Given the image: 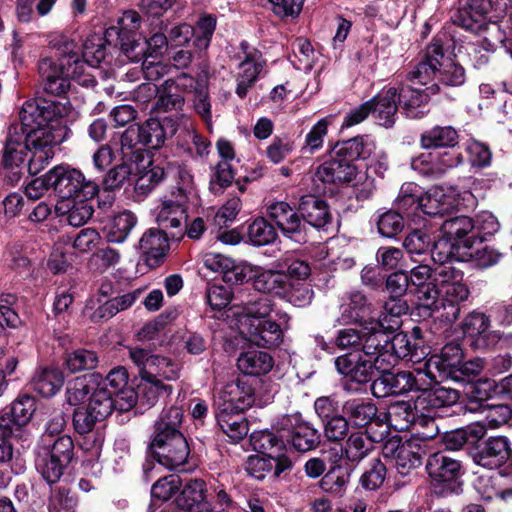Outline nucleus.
<instances>
[{"mask_svg":"<svg viewBox=\"0 0 512 512\" xmlns=\"http://www.w3.org/2000/svg\"><path fill=\"white\" fill-rule=\"evenodd\" d=\"M26 147L31 157L28 161L30 173L37 174L54 157V147L67 135L60 105L45 99L26 101L19 113Z\"/></svg>","mask_w":512,"mask_h":512,"instance_id":"nucleus-1","label":"nucleus"},{"mask_svg":"<svg viewBox=\"0 0 512 512\" xmlns=\"http://www.w3.org/2000/svg\"><path fill=\"white\" fill-rule=\"evenodd\" d=\"M413 84L428 85L430 94H437L441 86H461L465 82L464 68L445 57L442 43L434 39L408 74Z\"/></svg>","mask_w":512,"mask_h":512,"instance_id":"nucleus-2","label":"nucleus"},{"mask_svg":"<svg viewBox=\"0 0 512 512\" xmlns=\"http://www.w3.org/2000/svg\"><path fill=\"white\" fill-rule=\"evenodd\" d=\"M370 153L371 149L363 137L338 142L332 148L329 159L317 167L315 178L329 184L349 183L357 176L354 161L366 158Z\"/></svg>","mask_w":512,"mask_h":512,"instance_id":"nucleus-3","label":"nucleus"},{"mask_svg":"<svg viewBox=\"0 0 512 512\" xmlns=\"http://www.w3.org/2000/svg\"><path fill=\"white\" fill-rule=\"evenodd\" d=\"M74 455V443L70 436L60 435L52 441L41 438L36 449L35 467L43 479L54 484L63 476Z\"/></svg>","mask_w":512,"mask_h":512,"instance_id":"nucleus-4","label":"nucleus"},{"mask_svg":"<svg viewBox=\"0 0 512 512\" xmlns=\"http://www.w3.org/2000/svg\"><path fill=\"white\" fill-rule=\"evenodd\" d=\"M45 181L61 198L56 209L62 211L65 202L75 198L90 199L98 192V184L86 180L81 171L68 165H58L45 174Z\"/></svg>","mask_w":512,"mask_h":512,"instance_id":"nucleus-5","label":"nucleus"},{"mask_svg":"<svg viewBox=\"0 0 512 512\" xmlns=\"http://www.w3.org/2000/svg\"><path fill=\"white\" fill-rule=\"evenodd\" d=\"M129 356L138 367L139 375L144 382L152 383V387L156 389L172 391V387L165 385L162 380L174 381L179 378L180 367L176 362L139 347L130 348Z\"/></svg>","mask_w":512,"mask_h":512,"instance_id":"nucleus-6","label":"nucleus"},{"mask_svg":"<svg viewBox=\"0 0 512 512\" xmlns=\"http://www.w3.org/2000/svg\"><path fill=\"white\" fill-rule=\"evenodd\" d=\"M430 383L420 389V394L414 400V408L423 416L419 422H424L428 428L427 438H433L438 433V427L433 419L432 412L439 408L450 407L459 400V392L456 389L437 386L429 388Z\"/></svg>","mask_w":512,"mask_h":512,"instance_id":"nucleus-7","label":"nucleus"},{"mask_svg":"<svg viewBox=\"0 0 512 512\" xmlns=\"http://www.w3.org/2000/svg\"><path fill=\"white\" fill-rule=\"evenodd\" d=\"M378 371L381 372V375L371 384V392L376 398L400 395L411 391L419 392L427 385V374L421 370L397 373L390 372V369Z\"/></svg>","mask_w":512,"mask_h":512,"instance_id":"nucleus-8","label":"nucleus"},{"mask_svg":"<svg viewBox=\"0 0 512 512\" xmlns=\"http://www.w3.org/2000/svg\"><path fill=\"white\" fill-rule=\"evenodd\" d=\"M393 332L377 325L373 319L363 325L361 353L368 359H372L376 370H387L393 367L394 358L388 353L389 335Z\"/></svg>","mask_w":512,"mask_h":512,"instance_id":"nucleus-9","label":"nucleus"},{"mask_svg":"<svg viewBox=\"0 0 512 512\" xmlns=\"http://www.w3.org/2000/svg\"><path fill=\"white\" fill-rule=\"evenodd\" d=\"M149 448L153 458L169 469L185 464L190 454L183 433L153 435Z\"/></svg>","mask_w":512,"mask_h":512,"instance_id":"nucleus-10","label":"nucleus"},{"mask_svg":"<svg viewBox=\"0 0 512 512\" xmlns=\"http://www.w3.org/2000/svg\"><path fill=\"white\" fill-rule=\"evenodd\" d=\"M278 322L268 318L262 321L248 320L245 327L241 328V333L251 343L258 347L275 348L282 344L284 340V330L288 328L290 317L287 313H277Z\"/></svg>","mask_w":512,"mask_h":512,"instance_id":"nucleus-11","label":"nucleus"},{"mask_svg":"<svg viewBox=\"0 0 512 512\" xmlns=\"http://www.w3.org/2000/svg\"><path fill=\"white\" fill-rule=\"evenodd\" d=\"M49 47L55 51L56 56L63 57L68 62L66 75L77 81L79 85L85 88H93L97 84L96 78L90 73L86 63L80 59L78 45L63 35H55L49 42Z\"/></svg>","mask_w":512,"mask_h":512,"instance_id":"nucleus-12","label":"nucleus"},{"mask_svg":"<svg viewBox=\"0 0 512 512\" xmlns=\"http://www.w3.org/2000/svg\"><path fill=\"white\" fill-rule=\"evenodd\" d=\"M274 431H259L251 436L253 447L260 454L273 458L277 461L275 478L282 473L290 471L293 467L292 460L284 453L287 437L280 431V419L273 426Z\"/></svg>","mask_w":512,"mask_h":512,"instance_id":"nucleus-13","label":"nucleus"},{"mask_svg":"<svg viewBox=\"0 0 512 512\" xmlns=\"http://www.w3.org/2000/svg\"><path fill=\"white\" fill-rule=\"evenodd\" d=\"M172 133L173 126L168 132L164 122L157 118H149L142 125L129 126L121 136V145L132 148L141 144L149 149H158L164 145L168 134Z\"/></svg>","mask_w":512,"mask_h":512,"instance_id":"nucleus-14","label":"nucleus"},{"mask_svg":"<svg viewBox=\"0 0 512 512\" xmlns=\"http://www.w3.org/2000/svg\"><path fill=\"white\" fill-rule=\"evenodd\" d=\"M255 401V390L245 379L238 378L225 384L214 394L215 410L243 412Z\"/></svg>","mask_w":512,"mask_h":512,"instance_id":"nucleus-15","label":"nucleus"},{"mask_svg":"<svg viewBox=\"0 0 512 512\" xmlns=\"http://www.w3.org/2000/svg\"><path fill=\"white\" fill-rule=\"evenodd\" d=\"M267 216L285 237L296 243L307 242L306 225L287 202L277 201L268 205Z\"/></svg>","mask_w":512,"mask_h":512,"instance_id":"nucleus-16","label":"nucleus"},{"mask_svg":"<svg viewBox=\"0 0 512 512\" xmlns=\"http://www.w3.org/2000/svg\"><path fill=\"white\" fill-rule=\"evenodd\" d=\"M280 431L299 452L315 449L320 443V433L298 414L285 415L280 418Z\"/></svg>","mask_w":512,"mask_h":512,"instance_id":"nucleus-17","label":"nucleus"},{"mask_svg":"<svg viewBox=\"0 0 512 512\" xmlns=\"http://www.w3.org/2000/svg\"><path fill=\"white\" fill-rule=\"evenodd\" d=\"M42 57L38 62V72L42 78V86L46 93L61 96L70 88V76L66 75L68 62L63 57Z\"/></svg>","mask_w":512,"mask_h":512,"instance_id":"nucleus-18","label":"nucleus"},{"mask_svg":"<svg viewBox=\"0 0 512 512\" xmlns=\"http://www.w3.org/2000/svg\"><path fill=\"white\" fill-rule=\"evenodd\" d=\"M425 468L431 483L443 488H450L464 474L462 462L445 452L431 454Z\"/></svg>","mask_w":512,"mask_h":512,"instance_id":"nucleus-19","label":"nucleus"},{"mask_svg":"<svg viewBox=\"0 0 512 512\" xmlns=\"http://www.w3.org/2000/svg\"><path fill=\"white\" fill-rule=\"evenodd\" d=\"M183 195L164 196L156 216V221L164 233L170 235L172 239L180 240L184 236L183 224L187 221L186 210Z\"/></svg>","mask_w":512,"mask_h":512,"instance_id":"nucleus-20","label":"nucleus"},{"mask_svg":"<svg viewBox=\"0 0 512 512\" xmlns=\"http://www.w3.org/2000/svg\"><path fill=\"white\" fill-rule=\"evenodd\" d=\"M463 162L461 153L456 152H423L411 159V168L429 179L442 177L450 168Z\"/></svg>","mask_w":512,"mask_h":512,"instance_id":"nucleus-21","label":"nucleus"},{"mask_svg":"<svg viewBox=\"0 0 512 512\" xmlns=\"http://www.w3.org/2000/svg\"><path fill=\"white\" fill-rule=\"evenodd\" d=\"M509 441L504 436L489 437L478 443L471 452L475 464L488 469H496L505 464L511 457Z\"/></svg>","mask_w":512,"mask_h":512,"instance_id":"nucleus-22","label":"nucleus"},{"mask_svg":"<svg viewBox=\"0 0 512 512\" xmlns=\"http://www.w3.org/2000/svg\"><path fill=\"white\" fill-rule=\"evenodd\" d=\"M336 371L351 382L366 384L373 379L374 364L362 353H345L335 358Z\"/></svg>","mask_w":512,"mask_h":512,"instance_id":"nucleus-23","label":"nucleus"},{"mask_svg":"<svg viewBox=\"0 0 512 512\" xmlns=\"http://www.w3.org/2000/svg\"><path fill=\"white\" fill-rule=\"evenodd\" d=\"M435 285L440 289L441 296L454 301H465L470 291L464 282V274L461 270L451 265L439 266L434 270Z\"/></svg>","mask_w":512,"mask_h":512,"instance_id":"nucleus-24","label":"nucleus"},{"mask_svg":"<svg viewBox=\"0 0 512 512\" xmlns=\"http://www.w3.org/2000/svg\"><path fill=\"white\" fill-rule=\"evenodd\" d=\"M240 47L245 54V59L239 65L240 72L237 76L236 94L240 98H244L261 73L263 63L259 51L255 49L247 51L249 48L248 43L242 42Z\"/></svg>","mask_w":512,"mask_h":512,"instance_id":"nucleus-25","label":"nucleus"},{"mask_svg":"<svg viewBox=\"0 0 512 512\" xmlns=\"http://www.w3.org/2000/svg\"><path fill=\"white\" fill-rule=\"evenodd\" d=\"M383 434L372 435L368 430L351 433L342 448L343 456L350 463L358 464L374 450L375 443L383 440Z\"/></svg>","mask_w":512,"mask_h":512,"instance_id":"nucleus-26","label":"nucleus"},{"mask_svg":"<svg viewBox=\"0 0 512 512\" xmlns=\"http://www.w3.org/2000/svg\"><path fill=\"white\" fill-rule=\"evenodd\" d=\"M343 324L361 323L373 311V305L361 291H351L341 298L339 307Z\"/></svg>","mask_w":512,"mask_h":512,"instance_id":"nucleus-27","label":"nucleus"},{"mask_svg":"<svg viewBox=\"0 0 512 512\" xmlns=\"http://www.w3.org/2000/svg\"><path fill=\"white\" fill-rule=\"evenodd\" d=\"M206 484L202 479H189L182 486L176 498V504L182 512H200L203 509H212L206 501Z\"/></svg>","mask_w":512,"mask_h":512,"instance_id":"nucleus-28","label":"nucleus"},{"mask_svg":"<svg viewBox=\"0 0 512 512\" xmlns=\"http://www.w3.org/2000/svg\"><path fill=\"white\" fill-rule=\"evenodd\" d=\"M342 413L350 424L356 428H364L378 421V409L370 399L352 398L342 405Z\"/></svg>","mask_w":512,"mask_h":512,"instance_id":"nucleus-29","label":"nucleus"},{"mask_svg":"<svg viewBox=\"0 0 512 512\" xmlns=\"http://www.w3.org/2000/svg\"><path fill=\"white\" fill-rule=\"evenodd\" d=\"M397 94V89L391 87L381 91L370 100L372 106L371 114L379 125L392 127L395 123V116L398 110Z\"/></svg>","mask_w":512,"mask_h":512,"instance_id":"nucleus-30","label":"nucleus"},{"mask_svg":"<svg viewBox=\"0 0 512 512\" xmlns=\"http://www.w3.org/2000/svg\"><path fill=\"white\" fill-rule=\"evenodd\" d=\"M489 8V0H460V8L454 16V22L466 30L477 31Z\"/></svg>","mask_w":512,"mask_h":512,"instance_id":"nucleus-31","label":"nucleus"},{"mask_svg":"<svg viewBox=\"0 0 512 512\" xmlns=\"http://www.w3.org/2000/svg\"><path fill=\"white\" fill-rule=\"evenodd\" d=\"M170 235L159 228L148 229L139 240V249L146 256L150 266L157 265L165 256L169 248L168 239Z\"/></svg>","mask_w":512,"mask_h":512,"instance_id":"nucleus-32","label":"nucleus"},{"mask_svg":"<svg viewBox=\"0 0 512 512\" xmlns=\"http://www.w3.org/2000/svg\"><path fill=\"white\" fill-rule=\"evenodd\" d=\"M298 211L301 219L315 228H322L330 222L331 215L325 201L314 196L304 195L300 198Z\"/></svg>","mask_w":512,"mask_h":512,"instance_id":"nucleus-33","label":"nucleus"},{"mask_svg":"<svg viewBox=\"0 0 512 512\" xmlns=\"http://www.w3.org/2000/svg\"><path fill=\"white\" fill-rule=\"evenodd\" d=\"M236 306L240 309L238 312L240 329L245 327V323L249 322L248 320H255L256 323L268 318L272 312V301L259 295H248Z\"/></svg>","mask_w":512,"mask_h":512,"instance_id":"nucleus-34","label":"nucleus"},{"mask_svg":"<svg viewBox=\"0 0 512 512\" xmlns=\"http://www.w3.org/2000/svg\"><path fill=\"white\" fill-rule=\"evenodd\" d=\"M27 152H29V148L26 147L21 127L12 124L8 128L3 150L4 166H19L25 161Z\"/></svg>","mask_w":512,"mask_h":512,"instance_id":"nucleus-35","label":"nucleus"},{"mask_svg":"<svg viewBox=\"0 0 512 512\" xmlns=\"http://www.w3.org/2000/svg\"><path fill=\"white\" fill-rule=\"evenodd\" d=\"M506 474L499 471L494 475H481L474 483L475 489L485 500L501 498L507 500L512 498V487L504 488Z\"/></svg>","mask_w":512,"mask_h":512,"instance_id":"nucleus-36","label":"nucleus"},{"mask_svg":"<svg viewBox=\"0 0 512 512\" xmlns=\"http://www.w3.org/2000/svg\"><path fill=\"white\" fill-rule=\"evenodd\" d=\"M458 132L452 126H434L420 135L423 149L452 148L458 144Z\"/></svg>","mask_w":512,"mask_h":512,"instance_id":"nucleus-37","label":"nucleus"},{"mask_svg":"<svg viewBox=\"0 0 512 512\" xmlns=\"http://www.w3.org/2000/svg\"><path fill=\"white\" fill-rule=\"evenodd\" d=\"M63 373L55 367H45L38 369L32 379V389L43 397L55 395L63 386Z\"/></svg>","mask_w":512,"mask_h":512,"instance_id":"nucleus-38","label":"nucleus"},{"mask_svg":"<svg viewBox=\"0 0 512 512\" xmlns=\"http://www.w3.org/2000/svg\"><path fill=\"white\" fill-rule=\"evenodd\" d=\"M243 412L215 410L217 423L222 432L234 443L241 441L249 431Z\"/></svg>","mask_w":512,"mask_h":512,"instance_id":"nucleus-39","label":"nucleus"},{"mask_svg":"<svg viewBox=\"0 0 512 512\" xmlns=\"http://www.w3.org/2000/svg\"><path fill=\"white\" fill-rule=\"evenodd\" d=\"M425 90L412 87H403L397 94V101L402 105L406 115L410 118H419L424 115L423 108L428 103L432 94L428 92V85Z\"/></svg>","mask_w":512,"mask_h":512,"instance_id":"nucleus-40","label":"nucleus"},{"mask_svg":"<svg viewBox=\"0 0 512 512\" xmlns=\"http://www.w3.org/2000/svg\"><path fill=\"white\" fill-rule=\"evenodd\" d=\"M274 361L272 356L264 351H247L242 353L238 360L237 366L246 375H263L268 373L273 367Z\"/></svg>","mask_w":512,"mask_h":512,"instance_id":"nucleus-41","label":"nucleus"},{"mask_svg":"<svg viewBox=\"0 0 512 512\" xmlns=\"http://www.w3.org/2000/svg\"><path fill=\"white\" fill-rule=\"evenodd\" d=\"M142 290L136 289L126 294L111 298L105 303L99 305L91 315L93 321L107 320L117 313L130 308L141 296Z\"/></svg>","mask_w":512,"mask_h":512,"instance_id":"nucleus-42","label":"nucleus"},{"mask_svg":"<svg viewBox=\"0 0 512 512\" xmlns=\"http://www.w3.org/2000/svg\"><path fill=\"white\" fill-rule=\"evenodd\" d=\"M417 343L411 340V337L403 332L397 333L393 336L389 335L388 353L392 354L395 366L399 359H406L412 362H418L423 352L418 351Z\"/></svg>","mask_w":512,"mask_h":512,"instance_id":"nucleus-43","label":"nucleus"},{"mask_svg":"<svg viewBox=\"0 0 512 512\" xmlns=\"http://www.w3.org/2000/svg\"><path fill=\"white\" fill-rule=\"evenodd\" d=\"M420 212L430 217L447 215L452 207L451 198L446 196L440 188H432L426 193H421Z\"/></svg>","mask_w":512,"mask_h":512,"instance_id":"nucleus-44","label":"nucleus"},{"mask_svg":"<svg viewBox=\"0 0 512 512\" xmlns=\"http://www.w3.org/2000/svg\"><path fill=\"white\" fill-rule=\"evenodd\" d=\"M97 384L98 375L95 374L74 379L67 386L66 401L76 408L86 406Z\"/></svg>","mask_w":512,"mask_h":512,"instance_id":"nucleus-45","label":"nucleus"},{"mask_svg":"<svg viewBox=\"0 0 512 512\" xmlns=\"http://www.w3.org/2000/svg\"><path fill=\"white\" fill-rule=\"evenodd\" d=\"M486 434V429L482 425H473L465 429H457L445 433L443 442L448 450L456 451L463 448L464 445L477 444Z\"/></svg>","mask_w":512,"mask_h":512,"instance_id":"nucleus-46","label":"nucleus"},{"mask_svg":"<svg viewBox=\"0 0 512 512\" xmlns=\"http://www.w3.org/2000/svg\"><path fill=\"white\" fill-rule=\"evenodd\" d=\"M408 311V304L403 297L389 296L384 303L383 311L378 319H373L376 324L385 329L395 331L400 327V317Z\"/></svg>","mask_w":512,"mask_h":512,"instance_id":"nucleus-47","label":"nucleus"},{"mask_svg":"<svg viewBox=\"0 0 512 512\" xmlns=\"http://www.w3.org/2000/svg\"><path fill=\"white\" fill-rule=\"evenodd\" d=\"M286 275L274 270H264L255 266L252 284L255 290L262 293L279 294L284 289Z\"/></svg>","mask_w":512,"mask_h":512,"instance_id":"nucleus-48","label":"nucleus"},{"mask_svg":"<svg viewBox=\"0 0 512 512\" xmlns=\"http://www.w3.org/2000/svg\"><path fill=\"white\" fill-rule=\"evenodd\" d=\"M108 37L116 35L119 40L120 49L131 62H140L146 58L147 43L137 40L134 34L126 32L117 33V28L111 27L106 30Z\"/></svg>","mask_w":512,"mask_h":512,"instance_id":"nucleus-49","label":"nucleus"},{"mask_svg":"<svg viewBox=\"0 0 512 512\" xmlns=\"http://www.w3.org/2000/svg\"><path fill=\"white\" fill-rule=\"evenodd\" d=\"M173 85L172 79L165 80L159 87L157 99L152 103L151 110L157 112H168L181 110L185 104V99Z\"/></svg>","mask_w":512,"mask_h":512,"instance_id":"nucleus-50","label":"nucleus"},{"mask_svg":"<svg viewBox=\"0 0 512 512\" xmlns=\"http://www.w3.org/2000/svg\"><path fill=\"white\" fill-rule=\"evenodd\" d=\"M136 224L137 217L130 211L115 215L107 227V240L112 243L124 242Z\"/></svg>","mask_w":512,"mask_h":512,"instance_id":"nucleus-51","label":"nucleus"},{"mask_svg":"<svg viewBox=\"0 0 512 512\" xmlns=\"http://www.w3.org/2000/svg\"><path fill=\"white\" fill-rule=\"evenodd\" d=\"M388 416L390 422L397 430H406L410 425L417 422L421 424L422 422H419L416 417L423 419L420 412L415 410L414 404L412 405L410 402L405 401L397 402L392 405L389 409Z\"/></svg>","mask_w":512,"mask_h":512,"instance_id":"nucleus-52","label":"nucleus"},{"mask_svg":"<svg viewBox=\"0 0 512 512\" xmlns=\"http://www.w3.org/2000/svg\"><path fill=\"white\" fill-rule=\"evenodd\" d=\"M113 403L112 393L108 390L106 384L98 382L93 393L89 396L86 407L94 414H97L98 418L104 420L112 413L114 409Z\"/></svg>","mask_w":512,"mask_h":512,"instance_id":"nucleus-53","label":"nucleus"},{"mask_svg":"<svg viewBox=\"0 0 512 512\" xmlns=\"http://www.w3.org/2000/svg\"><path fill=\"white\" fill-rule=\"evenodd\" d=\"M477 390L480 394V399L499 397L503 400L512 401V374L499 381L490 379L481 380L478 383Z\"/></svg>","mask_w":512,"mask_h":512,"instance_id":"nucleus-54","label":"nucleus"},{"mask_svg":"<svg viewBox=\"0 0 512 512\" xmlns=\"http://www.w3.org/2000/svg\"><path fill=\"white\" fill-rule=\"evenodd\" d=\"M109 38L106 34L104 37L97 34L88 37L83 44L82 61L91 67L98 66L106 58Z\"/></svg>","mask_w":512,"mask_h":512,"instance_id":"nucleus-55","label":"nucleus"},{"mask_svg":"<svg viewBox=\"0 0 512 512\" xmlns=\"http://www.w3.org/2000/svg\"><path fill=\"white\" fill-rule=\"evenodd\" d=\"M421 189L415 183H404L396 200L397 208L406 216L417 215L420 211Z\"/></svg>","mask_w":512,"mask_h":512,"instance_id":"nucleus-56","label":"nucleus"},{"mask_svg":"<svg viewBox=\"0 0 512 512\" xmlns=\"http://www.w3.org/2000/svg\"><path fill=\"white\" fill-rule=\"evenodd\" d=\"M98 362L96 352L83 348L67 353L65 358V366L71 373L95 369Z\"/></svg>","mask_w":512,"mask_h":512,"instance_id":"nucleus-57","label":"nucleus"},{"mask_svg":"<svg viewBox=\"0 0 512 512\" xmlns=\"http://www.w3.org/2000/svg\"><path fill=\"white\" fill-rule=\"evenodd\" d=\"M183 420V411L179 407L164 409L154 424L153 435H166L171 433H182L180 426Z\"/></svg>","mask_w":512,"mask_h":512,"instance_id":"nucleus-58","label":"nucleus"},{"mask_svg":"<svg viewBox=\"0 0 512 512\" xmlns=\"http://www.w3.org/2000/svg\"><path fill=\"white\" fill-rule=\"evenodd\" d=\"M276 464L277 461L273 458L259 453L250 455L244 464V468L251 477L263 480L270 474L275 477Z\"/></svg>","mask_w":512,"mask_h":512,"instance_id":"nucleus-59","label":"nucleus"},{"mask_svg":"<svg viewBox=\"0 0 512 512\" xmlns=\"http://www.w3.org/2000/svg\"><path fill=\"white\" fill-rule=\"evenodd\" d=\"M248 237L254 245L264 246L276 240L277 232L267 219L259 217L249 225Z\"/></svg>","mask_w":512,"mask_h":512,"instance_id":"nucleus-60","label":"nucleus"},{"mask_svg":"<svg viewBox=\"0 0 512 512\" xmlns=\"http://www.w3.org/2000/svg\"><path fill=\"white\" fill-rule=\"evenodd\" d=\"M474 227L473 218L460 215L444 220L441 225V231L451 239H462L469 233H472V237H474Z\"/></svg>","mask_w":512,"mask_h":512,"instance_id":"nucleus-61","label":"nucleus"},{"mask_svg":"<svg viewBox=\"0 0 512 512\" xmlns=\"http://www.w3.org/2000/svg\"><path fill=\"white\" fill-rule=\"evenodd\" d=\"M463 359V350L459 343L450 342L443 346L440 355L435 359V365L440 370L455 373V370L461 364Z\"/></svg>","mask_w":512,"mask_h":512,"instance_id":"nucleus-62","label":"nucleus"},{"mask_svg":"<svg viewBox=\"0 0 512 512\" xmlns=\"http://www.w3.org/2000/svg\"><path fill=\"white\" fill-rule=\"evenodd\" d=\"M215 28V17L211 15H203L199 18L196 26L193 27L195 31L194 45L198 50H206L209 47Z\"/></svg>","mask_w":512,"mask_h":512,"instance_id":"nucleus-63","label":"nucleus"},{"mask_svg":"<svg viewBox=\"0 0 512 512\" xmlns=\"http://www.w3.org/2000/svg\"><path fill=\"white\" fill-rule=\"evenodd\" d=\"M363 337V326L361 329H340L335 338V345L340 350H348L351 351L350 353H361Z\"/></svg>","mask_w":512,"mask_h":512,"instance_id":"nucleus-64","label":"nucleus"}]
</instances>
